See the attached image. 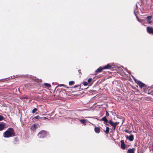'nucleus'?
I'll list each match as a JSON object with an SVG mask.
<instances>
[{"mask_svg": "<svg viewBox=\"0 0 153 153\" xmlns=\"http://www.w3.org/2000/svg\"><path fill=\"white\" fill-rule=\"evenodd\" d=\"M15 136V133L13 128H9L3 133V136L5 138H8Z\"/></svg>", "mask_w": 153, "mask_h": 153, "instance_id": "f257e3e1", "label": "nucleus"}, {"mask_svg": "<svg viewBox=\"0 0 153 153\" xmlns=\"http://www.w3.org/2000/svg\"><path fill=\"white\" fill-rule=\"evenodd\" d=\"M100 121H103L104 122V123H107L108 122V123L111 125L114 128V129H115L117 125L118 124V123L117 122H116L115 123H114L111 120H110L108 121V120L106 118V117H104L102 118L100 120Z\"/></svg>", "mask_w": 153, "mask_h": 153, "instance_id": "f03ea898", "label": "nucleus"}, {"mask_svg": "<svg viewBox=\"0 0 153 153\" xmlns=\"http://www.w3.org/2000/svg\"><path fill=\"white\" fill-rule=\"evenodd\" d=\"M111 67V65L109 64H108L104 66L103 67H100L96 71L97 73H100L103 69H109Z\"/></svg>", "mask_w": 153, "mask_h": 153, "instance_id": "7ed1b4c3", "label": "nucleus"}, {"mask_svg": "<svg viewBox=\"0 0 153 153\" xmlns=\"http://www.w3.org/2000/svg\"><path fill=\"white\" fill-rule=\"evenodd\" d=\"M47 133L44 131H42L38 134V137L40 138H43L47 136Z\"/></svg>", "mask_w": 153, "mask_h": 153, "instance_id": "20e7f679", "label": "nucleus"}, {"mask_svg": "<svg viewBox=\"0 0 153 153\" xmlns=\"http://www.w3.org/2000/svg\"><path fill=\"white\" fill-rule=\"evenodd\" d=\"M134 79L135 82L137 84L140 88H141L143 87L146 86V85L140 81L138 80L135 78H134Z\"/></svg>", "mask_w": 153, "mask_h": 153, "instance_id": "39448f33", "label": "nucleus"}, {"mask_svg": "<svg viewBox=\"0 0 153 153\" xmlns=\"http://www.w3.org/2000/svg\"><path fill=\"white\" fill-rule=\"evenodd\" d=\"M147 31L148 33L149 34L153 33V28L149 27H147Z\"/></svg>", "mask_w": 153, "mask_h": 153, "instance_id": "423d86ee", "label": "nucleus"}, {"mask_svg": "<svg viewBox=\"0 0 153 153\" xmlns=\"http://www.w3.org/2000/svg\"><path fill=\"white\" fill-rule=\"evenodd\" d=\"M126 137L130 141H132L134 140V136L133 135H131L129 136H126Z\"/></svg>", "mask_w": 153, "mask_h": 153, "instance_id": "0eeeda50", "label": "nucleus"}, {"mask_svg": "<svg viewBox=\"0 0 153 153\" xmlns=\"http://www.w3.org/2000/svg\"><path fill=\"white\" fill-rule=\"evenodd\" d=\"M152 18V16H147V17L146 18V19L147 22L149 23H150L152 22V21L151 20V19Z\"/></svg>", "mask_w": 153, "mask_h": 153, "instance_id": "6e6552de", "label": "nucleus"}, {"mask_svg": "<svg viewBox=\"0 0 153 153\" xmlns=\"http://www.w3.org/2000/svg\"><path fill=\"white\" fill-rule=\"evenodd\" d=\"M135 150L134 148L129 149L127 151V153H134Z\"/></svg>", "mask_w": 153, "mask_h": 153, "instance_id": "1a4fd4ad", "label": "nucleus"}, {"mask_svg": "<svg viewBox=\"0 0 153 153\" xmlns=\"http://www.w3.org/2000/svg\"><path fill=\"white\" fill-rule=\"evenodd\" d=\"M94 131L96 133L99 134L100 132V130L99 127H96L94 128Z\"/></svg>", "mask_w": 153, "mask_h": 153, "instance_id": "9d476101", "label": "nucleus"}, {"mask_svg": "<svg viewBox=\"0 0 153 153\" xmlns=\"http://www.w3.org/2000/svg\"><path fill=\"white\" fill-rule=\"evenodd\" d=\"M121 148L123 149H124L125 148V144H124L123 141L121 140Z\"/></svg>", "mask_w": 153, "mask_h": 153, "instance_id": "9b49d317", "label": "nucleus"}, {"mask_svg": "<svg viewBox=\"0 0 153 153\" xmlns=\"http://www.w3.org/2000/svg\"><path fill=\"white\" fill-rule=\"evenodd\" d=\"M4 125L3 123H0V131L2 130L4 128Z\"/></svg>", "mask_w": 153, "mask_h": 153, "instance_id": "f8f14e48", "label": "nucleus"}, {"mask_svg": "<svg viewBox=\"0 0 153 153\" xmlns=\"http://www.w3.org/2000/svg\"><path fill=\"white\" fill-rule=\"evenodd\" d=\"M87 120L86 119H82L80 120V121L83 124H84L85 125H86V122Z\"/></svg>", "mask_w": 153, "mask_h": 153, "instance_id": "ddd939ff", "label": "nucleus"}, {"mask_svg": "<svg viewBox=\"0 0 153 153\" xmlns=\"http://www.w3.org/2000/svg\"><path fill=\"white\" fill-rule=\"evenodd\" d=\"M109 128L108 127H106V130L104 131L105 132V133L107 134L109 133Z\"/></svg>", "mask_w": 153, "mask_h": 153, "instance_id": "4468645a", "label": "nucleus"}, {"mask_svg": "<svg viewBox=\"0 0 153 153\" xmlns=\"http://www.w3.org/2000/svg\"><path fill=\"white\" fill-rule=\"evenodd\" d=\"M38 126V125L37 124H34L32 127V128L33 129H36Z\"/></svg>", "mask_w": 153, "mask_h": 153, "instance_id": "2eb2a0df", "label": "nucleus"}, {"mask_svg": "<svg viewBox=\"0 0 153 153\" xmlns=\"http://www.w3.org/2000/svg\"><path fill=\"white\" fill-rule=\"evenodd\" d=\"M74 82L73 81H70L69 82V84L70 86L74 85Z\"/></svg>", "mask_w": 153, "mask_h": 153, "instance_id": "dca6fc26", "label": "nucleus"}, {"mask_svg": "<svg viewBox=\"0 0 153 153\" xmlns=\"http://www.w3.org/2000/svg\"><path fill=\"white\" fill-rule=\"evenodd\" d=\"M44 85L46 86V87H51V85L49 84H48V83H45L44 84Z\"/></svg>", "mask_w": 153, "mask_h": 153, "instance_id": "f3484780", "label": "nucleus"}, {"mask_svg": "<svg viewBox=\"0 0 153 153\" xmlns=\"http://www.w3.org/2000/svg\"><path fill=\"white\" fill-rule=\"evenodd\" d=\"M37 110L36 108H35L33 109V110L32 111V113H34L35 112H36L37 111Z\"/></svg>", "mask_w": 153, "mask_h": 153, "instance_id": "a211bd4d", "label": "nucleus"}, {"mask_svg": "<svg viewBox=\"0 0 153 153\" xmlns=\"http://www.w3.org/2000/svg\"><path fill=\"white\" fill-rule=\"evenodd\" d=\"M83 84L85 86H87L88 85V82H83Z\"/></svg>", "mask_w": 153, "mask_h": 153, "instance_id": "6ab92c4d", "label": "nucleus"}, {"mask_svg": "<svg viewBox=\"0 0 153 153\" xmlns=\"http://www.w3.org/2000/svg\"><path fill=\"white\" fill-rule=\"evenodd\" d=\"M109 115V114L107 111H106V116L105 117H108Z\"/></svg>", "mask_w": 153, "mask_h": 153, "instance_id": "aec40b11", "label": "nucleus"}, {"mask_svg": "<svg viewBox=\"0 0 153 153\" xmlns=\"http://www.w3.org/2000/svg\"><path fill=\"white\" fill-rule=\"evenodd\" d=\"M3 117L1 115H0V121L3 120Z\"/></svg>", "mask_w": 153, "mask_h": 153, "instance_id": "412c9836", "label": "nucleus"}, {"mask_svg": "<svg viewBox=\"0 0 153 153\" xmlns=\"http://www.w3.org/2000/svg\"><path fill=\"white\" fill-rule=\"evenodd\" d=\"M34 118L36 119H39L41 118L39 116H37L34 117Z\"/></svg>", "mask_w": 153, "mask_h": 153, "instance_id": "4be33fe9", "label": "nucleus"}, {"mask_svg": "<svg viewBox=\"0 0 153 153\" xmlns=\"http://www.w3.org/2000/svg\"><path fill=\"white\" fill-rule=\"evenodd\" d=\"M92 80V79L91 78H89V79H88V83H90V82Z\"/></svg>", "mask_w": 153, "mask_h": 153, "instance_id": "5701e85b", "label": "nucleus"}, {"mask_svg": "<svg viewBox=\"0 0 153 153\" xmlns=\"http://www.w3.org/2000/svg\"><path fill=\"white\" fill-rule=\"evenodd\" d=\"M41 119L43 120H45L47 118L45 117H41Z\"/></svg>", "mask_w": 153, "mask_h": 153, "instance_id": "b1692460", "label": "nucleus"}, {"mask_svg": "<svg viewBox=\"0 0 153 153\" xmlns=\"http://www.w3.org/2000/svg\"><path fill=\"white\" fill-rule=\"evenodd\" d=\"M65 85L63 84H59V85L58 86L59 87H61L62 86H64Z\"/></svg>", "mask_w": 153, "mask_h": 153, "instance_id": "393cba45", "label": "nucleus"}, {"mask_svg": "<svg viewBox=\"0 0 153 153\" xmlns=\"http://www.w3.org/2000/svg\"><path fill=\"white\" fill-rule=\"evenodd\" d=\"M137 20L138 22H141V20H140V19H139L138 18H137Z\"/></svg>", "mask_w": 153, "mask_h": 153, "instance_id": "a878e982", "label": "nucleus"}, {"mask_svg": "<svg viewBox=\"0 0 153 153\" xmlns=\"http://www.w3.org/2000/svg\"><path fill=\"white\" fill-rule=\"evenodd\" d=\"M78 72H79L80 74V73H81V72H80V70H78Z\"/></svg>", "mask_w": 153, "mask_h": 153, "instance_id": "bb28decb", "label": "nucleus"}, {"mask_svg": "<svg viewBox=\"0 0 153 153\" xmlns=\"http://www.w3.org/2000/svg\"><path fill=\"white\" fill-rule=\"evenodd\" d=\"M88 118H90V117H88ZM90 118H93L94 119L95 118L94 117H90Z\"/></svg>", "mask_w": 153, "mask_h": 153, "instance_id": "cd10ccee", "label": "nucleus"}, {"mask_svg": "<svg viewBox=\"0 0 153 153\" xmlns=\"http://www.w3.org/2000/svg\"><path fill=\"white\" fill-rule=\"evenodd\" d=\"M126 132L127 133H130V132H128L127 130H126Z\"/></svg>", "mask_w": 153, "mask_h": 153, "instance_id": "c85d7f7f", "label": "nucleus"}, {"mask_svg": "<svg viewBox=\"0 0 153 153\" xmlns=\"http://www.w3.org/2000/svg\"><path fill=\"white\" fill-rule=\"evenodd\" d=\"M97 120H99L97 118H95Z\"/></svg>", "mask_w": 153, "mask_h": 153, "instance_id": "c756f323", "label": "nucleus"}, {"mask_svg": "<svg viewBox=\"0 0 153 153\" xmlns=\"http://www.w3.org/2000/svg\"><path fill=\"white\" fill-rule=\"evenodd\" d=\"M105 124L106 125H108V124H107V123H105Z\"/></svg>", "mask_w": 153, "mask_h": 153, "instance_id": "7c9ffc66", "label": "nucleus"}, {"mask_svg": "<svg viewBox=\"0 0 153 153\" xmlns=\"http://www.w3.org/2000/svg\"><path fill=\"white\" fill-rule=\"evenodd\" d=\"M24 98L25 99L26 98V97H24Z\"/></svg>", "mask_w": 153, "mask_h": 153, "instance_id": "2f4dec72", "label": "nucleus"}]
</instances>
